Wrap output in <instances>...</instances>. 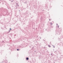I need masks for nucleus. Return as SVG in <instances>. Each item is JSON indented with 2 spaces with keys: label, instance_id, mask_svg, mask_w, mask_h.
Segmentation results:
<instances>
[{
  "label": "nucleus",
  "instance_id": "obj_1",
  "mask_svg": "<svg viewBox=\"0 0 63 63\" xmlns=\"http://www.w3.org/2000/svg\"><path fill=\"white\" fill-rule=\"evenodd\" d=\"M0 12L7 14V13L8 12V10L3 8H0Z\"/></svg>",
  "mask_w": 63,
  "mask_h": 63
},
{
  "label": "nucleus",
  "instance_id": "obj_2",
  "mask_svg": "<svg viewBox=\"0 0 63 63\" xmlns=\"http://www.w3.org/2000/svg\"><path fill=\"white\" fill-rule=\"evenodd\" d=\"M0 2H2V5H3V4H5V5L7 6V7H8V6H9V4L6 2V1L1 0H0ZM1 3V2H0V4Z\"/></svg>",
  "mask_w": 63,
  "mask_h": 63
},
{
  "label": "nucleus",
  "instance_id": "obj_3",
  "mask_svg": "<svg viewBox=\"0 0 63 63\" xmlns=\"http://www.w3.org/2000/svg\"><path fill=\"white\" fill-rule=\"evenodd\" d=\"M35 25V23L33 22H32L29 25H28L27 26H28L27 27L28 28H29V27H32L33 28V25Z\"/></svg>",
  "mask_w": 63,
  "mask_h": 63
},
{
  "label": "nucleus",
  "instance_id": "obj_4",
  "mask_svg": "<svg viewBox=\"0 0 63 63\" xmlns=\"http://www.w3.org/2000/svg\"><path fill=\"white\" fill-rule=\"evenodd\" d=\"M62 28H60L59 30V31H57V34L58 35H60V34L61 33V32L62 31Z\"/></svg>",
  "mask_w": 63,
  "mask_h": 63
},
{
  "label": "nucleus",
  "instance_id": "obj_5",
  "mask_svg": "<svg viewBox=\"0 0 63 63\" xmlns=\"http://www.w3.org/2000/svg\"><path fill=\"white\" fill-rule=\"evenodd\" d=\"M60 46H61V47H63V44L61 42L59 44Z\"/></svg>",
  "mask_w": 63,
  "mask_h": 63
},
{
  "label": "nucleus",
  "instance_id": "obj_6",
  "mask_svg": "<svg viewBox=\"0 0 63 63\" xmlns=\"http://www.w3.org/2000/svg\"><path fill=\"white\" fill-rule=\"evenodd\" d=\"M60 38H61V39L63 38V35H61V36L60 37Z\"/></svg>",
  "mask_w": 63,
  "mask_h": 63
},
{
  "label": "nucleus",
  "instance_id": "obj_7",
  "mask_svg": "<svg viewBox=\"0 0 63 63\" xmlns=\"http://www.w3.org/2000/svg\"><path fill=\"white\" fill-rule=\"evenodd\" d=\"M26 60H29V57H27L26 58Z\"/></svg>",
  "mask_w": 63,
  "mask_h": 63
},
{
  "label": "nucleus",
  "instance_id": "obj_8",
  "mask_svg": "<svg viewBox=\"0 0 63 63\" xmlns=\"http://www.w3.org/2000/svg\"><path fill=\"white\" fill-rule=\"evenodd\" d=\"M60 59H61V58H60L59 59H58V60H56V61H57V62H58L59 60H60Z\"/></svg>",
  "mask_w": 63,
  "mask_h": 63
},
{
  "label": "nucleus",
  "instance_id": "obj_9",
  "mask_svg": "<svg viewBox=\"0 0 63 63\" xmlns=\"http://www.w3.org/2000/svg\"><path fill=\"white\" fill-rule=\"evenodd\" d=\"M50 27L51 28H53V26H50Z\"/></svg>",
  "mask_w": 63,
  "mask_h": 63
},
{
  "label": "nucleus",
  "instance_id": "obj_10",
  "mask_svg": "<svg viewBox=\"0 0 63 63\" xmlns=\"http://www.w3.org/2000/svg\"><path fill=\"white\" fill-rule=\"evenodd\" d=\"M48 46L49 47H51V46H50V45H48Z\"/></svg>",
  "mask_w": 63,
  "mask_h": 63
},
{
  "label": "nucleus",
  "instance_id": "obj_11",
  "mask_svg": "<svg viewBox=\"0 0 63 63\" xmlns=\"http://www.w3.org/2000/svg\"><path fill=\"white\" fill-rule=\"evenodd\" d=\"M14 0H13L11 1V3H12V2H14Z\"/></svg>",
  "mask_w": 63,
  "mask_h": 63
},
{
  "label": "nucleus",
  "instance_id": "obj_12",
  "mask_svg": "<svg viewBox=\"0 0 63 63\" xmlns=\"http://www.w3.org/2000/svg\"><path fill=\"white\" fill-rule=\"evenodd\" d=\"M50 25H52V23L50 22Z\"/></svg>",
  "mask_w": 63,
  "mask_h": 63
},
{
  "label": "nucleus",
  "instance_id": "obj_13",
  "mask_svg": "<svg viewBox=\"0 0 63 63\" xmlns=\"http://www.w3.org/2000/svg\"><path fill=\"white\" fill-rule=\"evenodd\" d=\"M17 51H19V48H18L17 49Z\"/></svg>",
  "mask_w": 63,
  "mask_h": 63
},
{
  "label": "nucleus",
  "instance_id": "obj_14",
  "mask_svg": "<svg viewBox=\"0 0 63 63\" xmlns=\"http://www.w3.org/2000/svg\"><path fill=\"white\" fill-rule=\"evenodd\" d=\"M51 55H52V56H53V53H52L51 54Z\"/></svg>",
  "mask_w": 63,
  "mask_h": 63
},
{
  "label": "nucleus",
  "instance_id": "obj_15",
  "mask_svg": "<svg viewBox=\"0 0 63 63\" xmlns=\"http://www.w3.org/2000/svg\"><path fill=\"white\" fill-rule=\"evenodd\" d=\"M2 37H3V36H0V38H1H1H2Z\"/></svg>",
  "mask_w": 63,
  "mask_h": 63
},
{
  "label": "nucleus",
  "instance_id": "obj_16",
  "mask_svg": "<svg viewBox=\"0 0 63 63\" xmlns=\"http://www.w3.org/2000/svg\"><path fill=\"white\" fill-rule=\"evenodd\" d=\"M52 46L54 48V47H55L53 45H52Z\"/></svg>",
  "mask_w": 63,
  "mask_h": 63
},
{
  "label": "nucleus",
  "instance_id": "obj_17",
  "mask_svg": "<svg viewBox=\"0 0 63 63\" xmlns=\"http://www.w3.org/2000/svg\"><path fill=\"white\" fill-rule=\"evenodd\" d=\"M12 30V29H11V28H10V30Z\"/></svg>",
  "mask_w": 63,
  "mask_h": 63
},
{
  "label": "nucleus",
  "instance_id": "obj_18",
  "mask_svg": "<svg viewBox=\"0 0 63 63\" xmlns=\"http://www.w3.org/2000/svg\"><path fill=\"white\" fill-rule=\"evenodd\" d=\"M2 43H4V41H2Z\"/></svg>",
  "mask_w": 63,
  "mask_h": 63
},
{
  "label": "nucleus",
  "instance_id": "obj_19",
  "mask_svg": "<svg viewBox=\"0 0 63 63\" xmlns=\"http://www.w3.org/2000/svg\"><path fill=\"white\" fill-rule=\"evenodd\" d=\"M16 34L14 35V37H15V36H16Z\"/></svg>",
  "mask_w": 63,
  "mask_h": 63
},
{
  "label": "nucleus",
  "instance_id": "obj_20",
  "mask_svg": "<svg viewBox=\"0 0 63 63\" xmlns=\"http://www.w3.org/2000/svg\"><path fill=\"white\" fill-rule=\"evenodd\" d=\"M43 41H44V42H45V40L43 39Z\"/></svg>",
  "mask_w": 63,
  "mask_h": 63
},
{
  "label": "nucleus",
  "instance_id": "obj_21",
  "mask_svg": "<svg viewBox=\"0 0 63 63\" xmlns=\"http://www.w3.org/2000/svg\"><path fill=\"white\" fill-rule=\"evenodd\" d=\"M58 40H60V38H58Z\"/></svg>",
  "mask_w": 63,
  "mask_h": 63
},
{
  "label": "nucleus",
  "instance_id": "obj_22",
  "mask_svg": "<svg viewBox=\"0 0 63 63\" xmlns=\"http://www.w3.org/2000/svg\"><path fill=\"white\" fill-rule=\"evenodd\" d=\"M24 16H25V13L24 14Z\"/></svg>",
  "mask_w": 63,
  "mask_h": 63
},
{
  "label": "nucleus",
  "instance_id": "obj_23",
  "mask_svg": "<svg viewBox=\"0 0 63 63\" xmlns=\"http://www.w3.org/2000/svg\"><path fill=\"white\" fill-rule=\"evenodd\" d=\"M16 9H17V7H16Z\"/></svg>",
  "mask_w": 63,
  "mask_h": 63
},
{
  "label": "nucleus",
  "instance_id": "obj_24",
  "mask_svg": "<svg viewBox=\"0 0 63 63\" xmlns=\"http://www.w3.org/2000/svg\"><path fill=\"white\" fill-rule=\"evenodd\" d=\"M33 48H34V47H32V49H33Z\"/></svg>",
  "mask_w": 63,
  "mask_h": 63
},
{
  "label": "nucleus",
  "instance_id": "obj_25",
  "mask_svg": "<svg viewBox=\"0 0 63 63\" xmlns=\"http://www.w3.org/2000/svg\"><path fill=\"white\" fill-rule=\"evenodd\" d=\"M9 32H10V30H9Z\"/></svg>",
  "mask_w": 63,
  "mask_h": 63
},
{
  "label": "nucleus",
  "instance_id": "obj_26",
  "mask_svg": "<svg viewBox=\"0 0 63 63\" xmlns=\"http://www.w3.org/2000/svg\"><path fill=\"white\" fill-rule=\"evenodd\" d=\"M59 27V26L58 25V27Z\"/></svg>",
  "mask_w": 63,
  "mask_h": 63
},
{
  "label": "nucleus",
  "instance_id": "obj_27",
  "mask_svg": "<svg viewBox=\"0 0 63 63\" xmlns=\"http://www.w3.org/2000/svg\"><path fill=\"white\" fill-rule=\"evenodd\" d=\"M9 0V1H11V0Z\"/></svg>",
  "mask_w": 63,
  "mask_h": 63
},
{
  "label": "nucleus",
  "instance_id": "obj_28",
  "mask_svg": "<svg viewBox=\"0 0 63 63\" xmlns=\"http://www.w3.org/2000/svg\"><path fill=\"white\" fill-rule=\"evenodd\" d=\"M58 25V24H57V26Z\"/></svg>",
  "mask_w": 63,
  "mask_h": 63
},
{
  "label": "nucleus",
  "instance_id": "obj_29",
  "mask_svg": "<svg viewBox=\"0 0 63 63\" xmlns=\"http://www.w3.org/2000/svg\"><path fill=\"white\" fill-rule=\"evenodd\" d=\"M53 63H55V62H53Z\"/></svg>",
  "mask_w": 63,
  "mask_h": 63
},
{
  "label": "nucleus",
  "instance_id": "obj_30",
  "mask_svg": "<svg viewBox=\"0 0 63 63\" xmlns=\"http://www.w3.org/2000/svg\"><path fill=\"white\" fill-rule=\"evenodd\" d=\"M56 51H55L54 53H55V52H56Z\"/></svg>",
  "mask_w": 63,
  "mask_h": 63
},
{
  "label": "nucleus",
  "instance_id": "obj_31",
  "mask_svg": "<svg viewBox=\"0 0 63 63\" xmlns=\"http://www.w3.org/2000/svg\"><path fill=\"white\" fill-rule=\"evenodd\" d=\"M46 31H47V29H46Z\"/></svg>",
  "mask_w": 63,
  "mask_h": 63
},
{
  "label": "nucleus",
  "instance_id": "obj_32",
  "mask_svg": "<svg viewBox=\"0 0 63 63\" xmlns=\"http://www.w3.org/2000/svg\"><path fill=\"white\" fill-rule=\"evenodd\" d=\"M38 36H37V38H38Z\"/></svg>",
  "mask_w": 63,
  "mask_h": 63
},
{
  "label": "nucleus",
  "instance_id": "obj_33",
  "mask_svg": "<svg viewBox=\"0 0 63 63\" xmlns=\"http://www.w3.org/2000/svg\"><path fill=\"white\" fill-rule=\"evenodd\" d=\"M17 6H19V5H17Z\"/></svg>",
  "mask_w": 63,
  "mask_h": 63
},
{
  "label": "nucleus",
  "instance_id": "obj_34",
  "mask_svg": "<svg viewBox=\"0 0 63 63\" xmlns=\"http://www.w3.org/2000/svg\"><path fill=\"white\" fill-rule=\"evenodd\" d=\"M17 25H18V24H17Z\"/></svg>",
  "mask_w": 63,
  "mask_h": 63
},
{
  "label": "nucleus",
  "instance_id": "obj_35",
  "mask_svg": "<svg viewBox=\"0 0 63 63\" xmlns=\"http://www.w3.org/2000/svg\"><path fill=\"white\" fill-rule=\"evenodd\" d=\"M18 47H20V46H19Z\"/></svg>",
  "mask_w": 63,
  "mask_h": 63
},
{
  "label": "nucleus",
  "instance_id": "obj_36",
  "mask_svg": "<svg viewBox=\"0 0 63 63\" xmlns=\"http://www.w3.org/2000/svg\"><path fill=\"white\" fill-rule=\"evenodd\" d=\"M40 39H41V37H40Z\"/></svg>",
  "mask_w": 63,
  "mask_h": 63
},
{
  "label": "nucleus",
  "instance_id": "obj_37",
  "mask_svg": "<svg viewBox=\"0 0 63 63\" xmlns=\"http://www.w3.org/2000/svg\"><path fill=\"white\" fill-rule=\"evenodd\" d=\"M44 48H45V47H44Z\"/></svg>",
  "mask_w": 63,
  "mask_h": 63
},
{
  "label": "nucleus",
  "instance_id": "obj_38",
  "mask_svg": "<svg viewBox=\"0 0 63 63\" xmlns=\"http://www.w3.org/2000/svg\"><path fill=\"white\" fill-rule=\"evenodd\" d=\"M50 20L49 19V20Z\"/></svg>",
  "mask_w": 63,
  "mask_h": 63
},
{
  "label": "nucleus",
  "instance_id": "obj_39",
  "mask_svg": "<svg viewBox=\"0 0 63 63\" xmlns=\"http://www.w3.org/2000/svg\"><path fill=\"white\" fill-rule=\"evenodd\" d=\"M11 35H12V34H11Z\"/></svg>",
  "mask_w": 63,
  "mask_h": 63
},
{
  "label": "nucleus",
  "instance_id": "obj_40",
  "mask_svg": "<svg viewBox=\"0 0 63 63\" xmlns=\"http://www.w3.org/2000/svg\"><path fill=\"white\" fill-rule=\"evenodd\" d=\"M5 28H6V27H5Z\"/></svg>",
  "mask_w": 63,
  "mask_h": 63
},
{
  "label": "nucleus",
  "instance_id": "obj_41",
  "mask_svg": "<svg viewBox=\"0 0 63 63\" xmlns=\"http://www.w3.org/2000/svg\"><path fill=\"white\" fill-rule=\"evenodd\" d=\"M23 14H24L23 13Z\"/></svg>",
  "mask_w": 63,
  "mask_h": 63
},
{
  "label": "nucleus",
  "instance_id": "obj_42",
  "mask_svg": "<svg viewBox=\"0 0 63 63\" xmlns=\"http://www.w3.org/2000/svg\"><path fill=\"white\" fill-rule=\"evenodd\" d=\"M33 29H34V28H33Z\"/></svg>",
  "mask_w": 63,
  "mask_h": 63
},
{
  "label": "nucleus",
  "instance_id": "obj_43",
  "mask_svg": "<svg viewBox=\"0 0 63 63\" xmlns=\"http://www.w3.org/2000/svg\"><path fill=\"white\" fill-rule=\"evenodd\" d=\"M9 15V14H8Z\"/></svg>",
  "mask_w": 63,
  "mask_h": 63
},
{
  "label": "nucleus",
  "instance_id": "obj_44",
  "mask_svg": "<svg viewBox=\"0 0 63 63\" xmlns=\"http://www.w3.org/2000/svg\"><path fill=\"white\" fill-rule=\"evenodd\" d=\"M53 50H54V49H53Z\"/></svg>",
  "mask_w": 63,
  "mask_h": 63
},
{
  "label": "nucleus",
  "instance_id": "obj_45",
  "mask_svg": "<svg viewBox=\"0 0 63 63\" xmlns=\"http://www.w3.org/2000/svg\"><path fill=\"white\" fill-rule=\"evenodd\" d=\"M15 38V37H14V38Z\"/></svg>",
  "mask_w": 63,
  "mask_h": 63
},
{
  "label": "nucleus",
  "instance_id": "obj_46",
  "mask_svg": "<svg viewBox=\"0 0 63 63\" xmlns=\"http://www.w3.org/2000/svg\"><path fill=\"white\" fill-rule=\"evenodd\" d=\"M11 36H12V35H11Z\"/></svg>",
  "mask_w": 63,
  "mask_h": 63
}]
</instances>
